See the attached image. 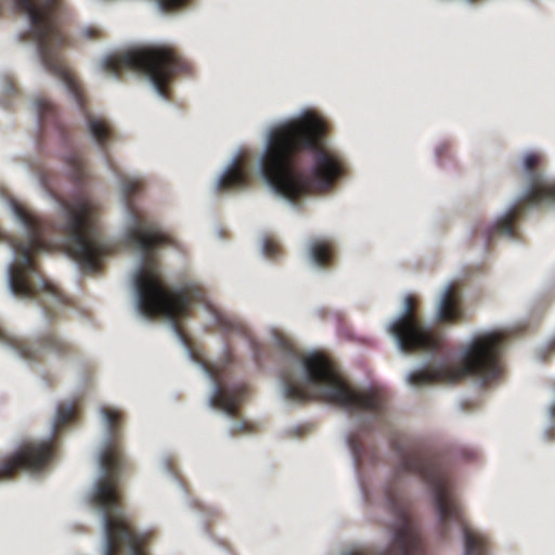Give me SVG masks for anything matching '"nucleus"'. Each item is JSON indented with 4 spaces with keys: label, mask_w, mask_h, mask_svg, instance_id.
I'll list each match as a JSON object with an SVG mask.
<instances>
[{
    "label": "nucleus",
    "mask_w": 555,
    "mask_h": 555,
    "mask_svg": "<svg viewBox=\"0 0 555 555\" xmlns=\"http://www.w3.org/2000/svg\"><path fill=\"white\" fill-rule=\"evenodd\" d=\"M103 68L116 77L124 72L144 75L166 100L170 99L169 85L191 72L190 63L170 44H150L111 55L104 60Z\"/></svg>",
    "instance_id": "nucleus-10"
},
{
    "label": "nucleus",
    "mask_w": 555,
    "mask_h": 555,
    "mask_svg": "<svg viewBox=\"0 0 555 555\" xmlns=\"http://www.w3.org/2000/svg\"><path fill=\"white\" fill-rule=\"evenodd\" d=\"M540 156L534 153L527 154L524 158V168L530 176V185L520 202L515 204L504 216L489 227L483 237L489 247L496 236H515V221L520 216L526 205L555 204V197L541 191L543 186H555V181H548L537 171Z\"/></svg>",
    "instance_id": "nucleus-11"
},
{
    "label": "nucleus",
    "mask_w": 555,
    "mask_h": 555,
    "mask_svg": "<svg viewBox=\"0 0 555 555\" xmlns=\"http://www.w3.org/2000/svg\"><path fill=\"white\" fill-rule=\"evenodd\" d=\"M443 460L441 451L424 443H413L402 453L399 468L418 476L431 488L440 525L446 527L454 522L461 527L465 555H488L489 541L468 526L461 504L450 491Z\"/></svg>",
    "instance_id": "nucleus-7"
},
{
    "label": "nucleus",
    "mask_w": 555,
    "mask_h": 555,
    "mask_svg": "<svg viewBox=\"0 0 555 555\" xmlns=\"http://www.w3.org/2000/svg\"><path fill=\"white\" fill-rule=\"evenodd\" d=\"M326 134L325 120L312 113L273 128L260 159L266 182L291 202L332 188L346 166L326 146Z\"/></svg>",
    "instance_id": "nucleus-2"
},
{
    "label": "nucleus",
    "mask_w": 555,
    "mask_h": 555,
    "mask_svg": "<svg viewBox=\"0 0 555 555\" xmlns=\"http://www.w3.org/2000/svg\"><path fill=\"white\" fill-rule=\"evenodd\" d=\"M33 109L38 117V122L42 131L52 129L64 137V125L60 119L59 109L54 103L43 95H38L33 100Z\"/></svg>",
    "instance_id": "nucleus-18"
},
{
    "label": "nucleus",
    "mask_w": 555,
    "mask_h": 555,
    "mask_svg": "<svg viewBox=\"0 0 555 555\" xmlns=\"http://www.w3.org/2000/svg\"><path fill=\"white\" fill-rule=\"evenodd\" d=\"M0 343L13 348L21 358L34 362H43L50 356L66 361L79 354L76 346L53 331L41 334L35 341H28L14 337L0 325Z\"/></svg>",
    "instance_id": "nucleus-13"
},
{
    "label": "nucleus",
    "mask_w": 555,
    "mask_h": 555,
    "mask_svg": "<svg viewBox=\"0 0 555 555\" xmlns=\"http://www.w3.org/2000/svg\"><path fill=\"white\" fill-rule=\"evenodd\" d=\"M541 191L546 193L548 196L551 195L555 197V186H543Z\"/></svg>",
    "instance_id": "nucleus-26"
},
{
    "label": "nucleus",
    "mask_w": 555,
    "mask_h": 555,
    "mask_svg": "<svg viewBox=\"0 0 555 555\" xmlns=\"http://www.w3.org/2000/svg\"><path fill=\"white\" fill-rule=\"evenodd\" d=\"M214 314H215L216 324L222 332H224L227 334L236 333L241 336L246 337V339L248 340V343L250 345V348L253 349L255 360L257 362H260V345L251 337L246 325H244L242 322H240L233 318L227 317L220 312L215 311Z\"/></svg>",
    "instance_id": "nucleus-20"
},
{
    "label": "nucleus",
    "mask_w": 555,
    "mask_h": 555,
    "mask_svg": "<svg viewBox=\"0 0 555 555\" xmlns=\"http://www.w3.org/2000/svg\"><path fill=\"white\" fill-rule=\"evenodd\" d=\"M310 257L319 267H330L333 259V246L324 240H314L310 244Z\"/></svg>",
    "instance_id": "nucleus-21"
},
{
    "label": "nucleus",
    "mask_w": 555,
    "mask_h": 555,
    "mask_svg": "<svg viewBox=\"0 0 555 555\" xmlns=\"http://www.w3.org/2000/svg\"><path fill=\"white\" fill-rule=\"evenodd\" d=\"M393 537L384 555H425V543L421 527L408 507L396 509L392 526Z\"/></svg>",
    "instance_id": "nucleus-15"
},
{
    "label": "nucleus",
    "mask_w": 555,
    "mask_h": 555,
    "mask_svg": "<svg viewBox=\"0 0 555 555\" xmlns=\"http://www.w3.org/2000/svg\"><path fill=\"white\" fill-rule=\"evenodd\" d=\"M13 209L27 230L28 237L12 243L18 260L10 266V288L16 296L36 298L43 308L47 318L53 319L55 317L54 307L64 302L63 296L40 275L34 260V254L46 248L47 224L21 204L15 203Z\"/></svg>",
    "instance_id": "nucleus-8"
},
{
    "label": "nucleus",
    "mask_w": 555,
    "mask_h": 555,
    "mask_svg": "<svg viewBox=\"0 0 555 555\" xmlns=\"http://www.w3.org/2000/svg\"><path fill=\"white\" fill-rule=\"evenodd\" d=\"M191 0H156L158 7L164 12H173L189 4Z\"/></svg>",
    "instance_id": "nucleus-23"
},
{
    "label": "nucleus",
    "mask_w": 555,
    "mask_h": 555,
    "mask_svg": "<svg viewBox=\"0 0 555 555\" xmlns=\"http://www.w3.org/2000/svg\"><path fill=\"white\" fill-rule=\"evenodd\" d=\"M69 170V180L78 192L67 198H59L61 216L54 232L63 238L68 254L87 272H96L102 260L114 251V247L100 228L101 204L82 192L89 180L87 162L78 151H70L64 158Z\"/></svg>",
    "instance_id": "nucleus-6"
},
{
    "label": "nucleus",
    "mask_w": 555,
    "mask_h": 555,
    "mask_svg": "<svg viewBox=\"0 0 555 555\" xmlns=\"http://www.w3.org/2000/svg\"><path fill=\"white\" fill-rule=\"evenodd\" d=\"M100 412L106 429L100 453L102 476L90 494V502L102 514L104 555H119L122 551L130 555H146V545L153 532L137 530L125 513L119 489L120 474L131 469L122 448L124 415L111 406H102Z\"/></svg>",
    "instance_id": "nucleus-4"
},
{
    "label": "nucleus",
    "mask_w": 555,
    "mask_h": 555,
    "mask_svg": "<svg viewBox=\"0 0 555 555\" xmlns=\"http://www.w3.org/2000/svg\"><path fill=\"white\" fill-rule=\"evenodd\" d=\"M80 37L86 40H95L101 38V31L94 27H86L80 31Z\"/></svg>",
    "instance_id": "nucleus-25"
},
{
    "label": "nucleus",
    "mask_w": 555,
    "mask_h": 555,
    "mask_svg": "<svg viewBox=\"0 0 555 555\" xmlns=\"http://www.w3.org/2000/svg\"><path fill=\"white\" fill-rule=\"evenodd\" d=\"M75 411L74 404H60L55 415L54 430L56 431L69 423L74 418Z\"/></svg>",
    "instance_id": "nucleus-22"
},
{
    "label": "nucleus",
    "mask_w": 555,
    "mask_h": 555,
    "mask_svg": "<svg viewBox=\"0 0 555 555\" xmlns=\"http://www.w3.org/2000/svg\"><path fill=\"white\" fill-rule=\"evenodd\" d=\"M250 183V176L242 159H236L231 167L219 178L217 183L218 192H229L247 188Z\"/></svg>",
    "instance_id": "nucleus-19"
},
{
    "label": "nucleus",
    "mask_w": 555,
    "mask_h": 555,
    "mask_svg": "<svg viewBox=\"0 0 555 555\" xmlns=\"http://www.w3.org/2000/svg\"><path fill=\"white\" fill-rule=\"evenodd\" d=\"M552 415L555 417V403L551 408Z\"/></svg>",
    "instance_id": "nucleus-29"
},
{
    "label": "nucleus",
    "mask_w": 555,
    "mask_h": 555,
    "mask_svg": "<svg viewBox=\"0 0 555 555\" xmlns=\"http://www.w3.org/2000/svg\"><path fill=\"white\" fill-rule=\"evenodd\" d=\"M437 320L443 324H454L464 320L461 295L453 284L441 294L437 307Z\"/></svg>",
    "instance_id": "nucleus-17"
},
{
    "label": "nucleus",
    "mask_w": 555,
    "mask_h": 555,
    "mask_svg": "<svg viewBox=\"0 0 555 555\" xmlns=\"http://www.w3.org/2000/svg\"><path fill=\"white\" fill-rule=\"evenodd\" d=\"M416 298L409 295L404 299V312L391 326L401 350L405 352H435L443 347V335L424 326L414 310Z\"/></svg>",
    "instance_id": "nucleus-12"
},
{
    "label": "nucleus",
    "mask_w": 555,
    "mask_h": 555,
    "mask_svg": "<svg viewBox=\"0 0 555 555\" xmlns=\"http://www.w3.org/2000/svg\"><path fill=\"white\" fill-rule=\"evenodd\" d=\"M284 396L295 402L319 400L338 405L351 415L364 417L358 431L348 437L367 512L378 504L379 454L371 443V431L380 421L382 398L373 388L350 385L335 362L325 354L291 352L281 372Z\"/></svg>",
    "instance_id": "nucleus-1"
},
{
    "label": "nucleus",
    "mask_w": 555,
    "mask_h": 555,
    "mask_svg": "<svg viewBox=\"0 0 555 555\" xmlns=\"http://www.w3.org/2000/svg\"><path fill=\"white\" fill-rule=\"evenodd\" d=\"M142 189L143 183L139 179L125 178L121 181L125 206L132 221L126 237L142 254V264L134 274L138 309L149 319L163 317L170 320L175 330L180 333V322L191 315L192 305L206 300L205 291L193 283L179 287H169L166 284L154 254L157 247L171 245L172 241L135 206L133 196Z\"/></svg>",
    "instance_id": "nucleus-3"
},
{
    "label": "nucleus",
    "mask_w": 555,
    "mask_h": 555,
    "mask_svg": "<svg viewBox=\"0 0 555 555\" xmlns=\"http://www.w3.org/2000/svg\"><path fill=\"white\" fill-rule=\"evenodd\" d=\"M8 92H10V93L17 92V89H16V87L14 86V83L12 81L8 82Z\"/></svg>",
    "instance_id": "nucleus-27"
},
{
    "label": "nucleus",
    "mask_w": 555,
    "mask_h": 555,
    "mask_svg": "<svg viewBox=\"0 0 555 555\" xmlns=\"http://www.w3.org/2000/svg\"><path fill=\"white\" fill-rule=\"evenodd\" d=\"M464 456L468 459V457L473 456V453L472 452H465Z\"/></svg>",
    "instance_id": "nucleus-30"
},
{
    "label": "nucleus",
    "mask_w": 555,
    "mask_h": 555,
    "mask_svg": "<svg viewBox=\"0 0 555 555\" xmlns=\"http://www.w3.org/2000/svg\"><path fill=\"white\" fill-rule=\"evenodd\" d=\"M210 373H211V375L214 376L215 379H218V375H219L218 370H211Z\"/></svg>",
    "instance_id": "nucleus-28"
},
{
    "label": "nucleus",
    "mask_w": 555,
    "mask_h": 555,
    "mask_svg": "<svg viewBox=\"0 0 555 555\" xmlns=\"http://www.w3.org/2000/svg\"><path fill=\"white\" fill-rule=\"evenodd\" d=\"M505 339L502 332L478 334L462 348L459 364H441L431 370L415 371L409 375V383L421 387L436 383H456L465 377H475L483 384L495 380L503 372L501 356Z\"/></svg>",
    "instance_id": "nucleus-9"
},
{
    "label": "nucleus",
    "mask_w": 555,
    "mask_h": 555,
    "mask_svg": "<svg viewBox=\"0 0 555 555\" xmlns=\"http://www.w3.org/2000/svg\"><path fill=\"white\" fill-rule=\"evenodd\" d=\"M248 387L245 384H238L225 388L217 384L210 402L214 406L221 409L231 417H237L238 405L246 399Z\"/></svg>",
    "instance_id": "nucleus-16"
},
{
    "label": "nucleus",
    "mask_w": 555,
    "mask_h": 555,
    "mask_svg": "<svg viewBox=\"0 0 555 555\" xmlns=\"http://www.w3.org/2000/svg\"><path fill=\"white\" fill-rule=\"evenodd\" d=\"M14 4L29 20L30 28L24 37L36 43L43 67L63 81L86 120L88 132L111 166L109 144L115 140V130L107 119L89 111L85 90L61 53L73 44L59 21L64 1L14 0Z\"/></svg>",
    "instance_id": "nucleus-5"
},
{
    "label": "nucleus",
    "mask_w": 555,
    "mask_h": 555,
    "mask_svg": "<svg viewBox=\"0 0 555 555\" xmlns=\"http://www.w3.org/2000/svg\"><path fill=\"white\" fill-rule=\"evenodd\" d=\"M281 246L272 238H266L263 242V254L267 257L274 258L279 255Z\"/></svg>",
    "instance_id": "nucleus-24"
},
{
    "label": "nucleus",
    "mask_w": 555,
    "mask_h": 555,
    "mask_svg": "<svg viewBox=\"0 0 555 555\" xmlns=\"http://www.w3.org/2000/svg\"><path fill=\"white\" fill-rule=\"evenodd\" d=\"M242 430H247V424H246V423H244V424L242 425Z\"/></svg>",
    "instance_id": "nucleus-31"
},
{
    "label": "nucleus",
    "mask_w": 555,
    "mask_h": 555,
    "mask_svg": "<svg viewBox=\"0 0 555 555\" xmlns=\"http://www.w3.org/2000/svg\"><path fill=\"white\" fill-rule=\"evenodd\" d=\"M54 455L53 439L24 442L10 455L0 459V481L13 478L20 472L39 473Z\"/></svg>",
    "instance_id": "nucleus-14"
}]
</instances>
